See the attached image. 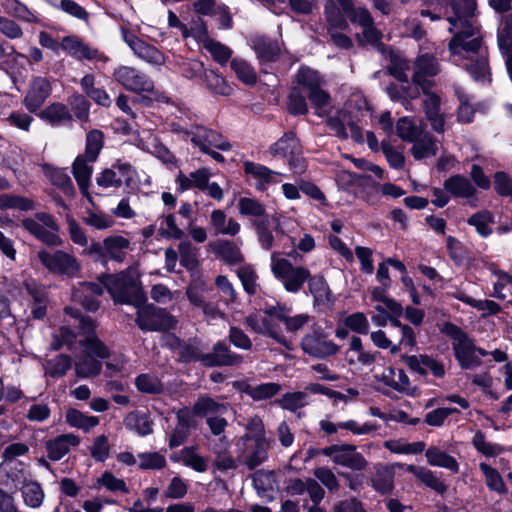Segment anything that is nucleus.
Segmentation results:
<instances>
[{"instance_id": "2f4dec72", "label": "nucleus", "mask_w": 512, "mask_h": 512, "mask_svg": "<svg viewBox=\"0 0 512 512\" xmlns=\"http://www.w3.org/2000/svg\"><path fill=\"white\" fill-rule=\"evenodd\" d=\"M23 503L29 508H39L45 499V492L42 486L31 479H28L19 487Z\"/></svg>"}, {"instance_id": "49530a36", "label": "nucleus", "mask_w": 512, "mask_h": 512, "mask_svg": "<svg viewBox=\"0 0 512 512\" xmlns=\"http://www.w3.org/2000/svg\"><path fill=\"white\" fill-rule=\"evenodd\" d=\"M231 69L236 77L246 85H253L257 81V74L254 68L244 59L234 58L231 61Z\"/></svg>"}, {"instance_id": "13d9d810", "label": "nucleus", "mask_w": 512, "mask_h": 512, "mask_svg": "<svg viewBox=\"0 0 512 512\" xmlns=\"http://www.w3.org/2000/svg\"><path fill=\"white\" fill-rule=\"evenodd\" d=\"M227 407L223 403L216 402L209 397H201L194 405V412L198 415L223 414Z\"/></svg>"}, {"instance_id": "b1692460", "label": "nucleus", "mask_w": 512, "mask_h": 512, "mask_svg": "<svg viewBox=\"0 0 512 512\" xmlns=\"http://www.w3.org/2000/svg\"><path fill=\"white\" fill-rule=\"evenodd\" d=\"M79 443L80 438L77 435L68 433L48 440L45 446L48 457L53 461H57L64 457L70 451L71 447H75L79 445Z\"/></svg>"}, {"instance_id": "5701e85b", "label": "nucleus", "mask_w": 512, "mask_h": 512, "mask_svg": "<svg viewBox=\"0 0 512 512\" xmlns=\"http://www.w3.org/2000/svg\"><path fill=\"white\" fill-rule=\"evenodd\" d=\"M375 377L381 381L384 385L403 393L410 392V380L409 377L402 369L395 370L388 366L383 367L380 373H376Z\"/></svg>"}, {"instance_id": "4c0bfd02", "label": "nucleus", "mask_w": 512, "mask_h": 512, "mask_svg": "<svg viewBox=\"0 0 512 512\" xmlns=\"http://www.w3.org/2000/svg\"><path fill=\"white\" fill-rule=\"evenodd\" d=\"M310 292L314 297L315 305L318 307H327L331 303V292L322 277L309 278Z\"/></svg>"}, {"instance_id": "c756f323", "label": "nucleus", "mask_w": 512, "mask_h": 512, "mask_svg": "<svg viewBox=\"0 0 512 512\" xmlns=\"http://www.w3.org/2000/svg\"><path fill=\"white\" fill-rule=\"evenodd\" d=\"M130 241L120 235L109 236L104 239V250L106 261L108 259L122 262L125 259L127 251L130 249Z\"/></svg>"}, {"instance_id": "9b49d317", "label": "nucleus", "mask_w": 512, "mask_h": 512, "mask_svg": "<svg viewBox=\"0 0 512 512\" xmlns=\"http://www.w3.org/2000/svg\"><path fill=\"white\" fill-rule=\"evenodd\" d=\"M96 183L105 189L118 188L122 184L129 189H135L138 186V177L135 169L129 163L116 162L97 175Z\"/></svg>"}, {"instance_id": "a878e982", "label": "nucleus", "mask_w": 512, "mask_h": 512, "mask_svg": "<svg viewBox=\"0 0 512 512\" xmlns=\"http://www.w3.org/2000/svg\"><path fill=\"white\" fill-rule=\"evenodd\" d=\"M173 462H180L197 472H205L208 469V460L197 452L196 447H185L170 456Z\"/></svg>"}, {"instance_id": "72a5a7b5", "label": "nucleus", "mask_w": 512, "mask_h": 512, "mask_svg": "<svg viewBox=\"0 0 512 512\" xmlns=\"http://www.w3.org/2000/svg\"><path fill=\"white\" fill-rule=\"evenodd\" d=\"M428 464L450 470L453 473L459 471V464L456 459L438 447H430L425 453Z\"/></svg>"}, {"instance_id": "5fc2aeb1", "label": "nucleus", "mask_w": 512, "mask_h": 512, "mask_svg": "<svg viewBox=\"0 0 512 512\" xmlns=\"http://www.w3.org/2000/svg\"><path fill=\"white\" fill-rule=\"evenodd\" d=\"M493 222V215L488 211L476 213L468 219V223L474 226L478 234L482 237H487L491 234V225Z\"/></svg>"}, {"instance_id": "6e6d98bb", "label": "nucleus", "mask_w": 512, "mask_h": 512, "mask_svg": "<svg viewBox=\"0 0 512 512\" xmlns=\"http://www.w3.org/2000/svg\"><path fill=\"white\" fill-rule=\"evenodd\" d=\"M239 214L250 217H263L265 206L255 198L240 197L238 200Z\"/></svg>"}, {"instance_id": "c03bdc74", "label": "nucleus", "mask_w": 512, "mask_h": 512, "mask_svg": "<svg viewBox=\"0 0 512 512\" xmlns=\"http://www.w3.org/2000/svg\"><path fill=\"white\" fill-rule=\"evenodd\" d=\"M0 5L5 12L12 16L27 22H36L37 17L30 11L26 5L18 0H0Z\"/></svg>"}, {"instance_id": "f3484780", "label": "nucleus", "mask_w": 512, "mask_h": 512, "mask_svg": "<svg viewBox=\"0 0 512 512\" xmlns=\"http://www.w3.org/2000/svg\"><path fill=\"white\" fill-rule=\"evenodd\" d=\"M28 480L22 462L2 461L0 463V486L7 489L18 488Z\"/></svg>"}, {"instance_id": "052dcab7", "label": "nucleus", "mask_w": 512, "mask_h": 512, "mask_svg": "<svg viewBox=\"0 0 512 512\" xmlns=\"http://www.w3.org/2000/svg\"><path fill=\"white\" fill-rule=\"evenodd\" d=\"M103 147V133L99 130H92L86 137L85 156L90 162H95Z\"/></svg>"}, {"instance_id": "79ce46f5", "label": "nucleus", "mask_w": 512, "mask_h": 512, "mask_svg": "<svg viewBox=\"0 0 512 512\" xmlns=\"http://www.w3.org/2000/svg\"><path fill=\"white\" fill-rule=\"evenodd\" d=\"M202 82L213 93L222 96H229L233 89L227 81L213 70H207Z\"/></svg>"}, {"instance_id": "9d476101", "label": "nucleus", "mask_w": 512, "mask_h": 512, "mask_svg": "<svg viewBox=\"0 0 512 512\" xmlns=\"http://www.w3.org/2000/svg\"><path fill=\"white\" fill-rule=\"evenodd\" d=\"M37 258L49 272L54 274L74 277L78 275L81 269L77 258L63 250L49 251L42 249L37 252Z\"/></svg>"}, {"instance_id": "c9c22d12", "label": "nucleus", "mask_w": 512, "mask_h": 512, "mask_svg": "<svg viewBox=\"0 0 512 512\" xmlns=\"http://www.w3.org/2000/svg\"><path fill=\"white\" fill-rule=\"evenodd\" d=\"M411 153L416 160H423L436 155L438 151L437 144L429 134H421L414 140Z\"/></svg>"}, {"instance_id": "bf43d9fd", "label": "nucleus", "mask_w": 512, "mask_h": 512, "mask_svg": "<svg viewBox=\"0 0 512 512\" xmlns=\"http://www.w3.org/2000/svg\"><path fill=\"white\" fill-rule=\"evenodd\" d=\"M479 468L484 475L485 483L489 489L496 491L498 493L505 492V485L502 480V477L495 468L489 466L484 462L479 464Z\"/></svg>"}, {"instance_id": "a211bd4d", "label": "nucleus", "mask_w": 512, "mask_h": 512, "mask_svg": "<svg viewBox=\"0 0 512 512\" xmlns=\"http://www.w3.org/2000/svg\"><path fill=\"white\" fill-rule=\"evenodd\" d=\"M439 72V65L435 58L429 54L421 55L414 64L413 82L423 91L431 87V80Z\"/></svg>"}, {"instance_id": "4d7b16f0", "label": "nucleus", "mask_w": 512, "mask_h": 512, "mask_svg": "<svg viewBox=\"0 0 512 512\" xmlns=\"http://www.w3.org/2000/svg\"><path fill=\"white\" fill-rule=\"evenodd\" d=\"M110 444L106 435L96 436L89 447L91 457L97 462H104L110 455Z\"/></svg>"}, {"instance_id": "ddd939ff", "label": "nucleus", "mask_w": 512, "mask_h": 512, "mask_svg": "<svg viewBox=\"0 0 512 512\" xmlns=\"http://www.w3.org/2000/svg\"><path fill=\"white\" fill-rule=\"evenodd\" d=\"M324 456L330 457L332 462L355 471H362L368 466L364 456L357 452L352 444H334L321 450Z\"/></svg>"}, {"instance_id": "3c124183", "label": "nucleus", "mask_w": 512, "mask_h": 512, "mask_svg": "<svg viewBox=\"0 0 512 512\" xmlns=\"http://www.w3.org/2000/svg\"><path fill=\"white\" fill-rule=\"evenodd\" d=\"M203 46L211 53L213 59L221 65L226 64L232 56V50L229 47L211 38H205Z\"/></svg>"}, {"instance_id": "8fccbe9b", "label": "nucleus", "mask_w": 512, "mask_h": 512, "mask_svg": "<svg viewBox=\"0 0 512 512\" xmlns=\"http://www.w3.org/2000/svg\"><path fill=\"white\" fill-rule=\"evenodd\" d=\"M307 95L315 109V113L318 116H324L330 112V110H331L330 96L321 87H319L313 91H310Z\"/></svg>"}, {"instance_id": "37998d69", "label": "nucleus", "mask_w": 512, "mask_h": 512, "mask_svg": "<svg viewBox=\"0 0 512 512\" xmlns=\"http://www.w3.org/2000/svg\"><path fill=\"white\" fill-rule=\"evenodd\" d=\"M406 470L410 473H413L421 482H423L426 486L434 489L435 491L440 493L445 491V485L429 469L425 467L408 465Z\"/></svg>"}, {"instance_id": "f03ea898", "label": "nucleus", "mask_w": 512, "mask_h": 512, "mask_svg": "<svg viewBox=\"0 0 512 512\" xmlns=\"http://www.w3.org/2000/svg\"><path fill=\"white\" fill-rule=\"evenodd\" d=\"M103 288L108 290L115 303L132 305L137 311L138 320L156 315L155 307L147 303L137 268L131 267L116 275H106L101 278L100 283H84L81 291L84 298L81 299L78 291L74 297L79 298L87 310L95 311L98 303L90 296L102 294Z\"/></svg>"}, {"instance_id": "58836bf2", "label": "nucleus", "mask_w": 512, "mask_h": 512, "mask_svg": "<svg viewBox=\"0 0 512 512\" xmlns=\"http://www.w3.org/2000/svg\"><path fill=\"white\" fill-rule=\"evenodd\" d=\"M253 47L258 58L265 62L273 61L280 53V46L278 42L263 37L255 38L253 41Z\"/></svg>"}, {"instance_id": "864d4df0", "label": "nucleus", "mask_w": 512, "mask_h": 512, "mask_svg": "<svg viewBox=\"0 0 512 512\" xmlns=\"http://www.w3.org/2000/svg\"><path fill=\"white\" fill-rule=\"evenodd\" d=\"M177 418L178 424L169 439L170 448L180 446L189 435L190 423L186 415L183 412H179Z\"/></svg>"}, {"instance_id": "c85d7f7f", "label": "nucleus", "mask_w": 512, "mask_h": 512, "mask_svg": "<svg viewBox=\"0 0 512 512\" xmlns=\"http://www.w3.org/2000/svg\"><path fill=\"white\" fill-rule=\"evenodd\" d=\"M303 350L316 357H326L337 352V346L323 338L307 335L302 340Z\"/></svg>"}, {"instance_id": "e2e57ef3", "label": "nucleus", "mask_w": 512, "mask_h": 512, "mask_svg": "<svg viewBox=\"0 0 512 512\" xmlns=\"http://www.w3.org/2000/svg\"><path fill=\"white\" fill-rule=\"evenodd\" d=\"M339 427H340V429L347 430L356 436L371 434V433L375 432L378 428L376 423H373V422L360 423L359 421L354 420V419H349L346 421L339 422Z\"/></svg>"}, {"instance_id": "f257e3e1", "label": "nucleus", "mask_w": 512, "mask_h": 512, "mask_svg": "<svg viewBox=\"0 0 512 512\" xmlns=\"http://www.w3.org/2000/svg\"><path fill=\"white\" fill-rule=\"evenodd\" d=\"M453 15L448 16L449 31L454 34L449 50L457 65H463L476 80L489 75L485 52L481 49V35L474 17L475 0H453Z\"/></svg>"}, {"instance_id": "69168bd1", "label": "nucleus", "mask_w": 512, "mask_h": 512, "mask_svg": "<svg viewBox=\"0 0 512 512\" xmlns=\"http://www.w3.org/2000/svg\"><path fill=\"white\" fill-rule=\"evenodd\" d=\"M297 83L306 90L307 94L320 87L321 79L318 73L309 68H301L297 73Z\"/></svg>"}, {"instance_id": "20e7f679", "label": "nucleus", "mask_w": 512, "mask_h": 512, "mask_svg": "<svg viewBox=\"0 0 512 512\" xmlns=\"http://www.w3.org/2000/svg\"><path fill=\"white\" fill-rule=\"evenodd\" d=\"M60 333L64 343L71 345L75 341L85 347L86 354L82 355L75 363L77 375L83 378L98 375L101 371L102 364L89 354H94L100 359H105L109 356V350L94 333L93 322H80L76 333L72 332L66 326L61 327Z\"/></svg>"}, {"instance_id": "0e129e2a", "label": "nucleus", "mask_w": 512, "mask_h": 512, "mask_svg": "<svg viewBox=\"0 0 512 512\" xmlns=\"http://www.w3.org/2000/svg\"><path fill=\"white\" fill-rule=\"evenodd\" d=\"M217 253L228 264H237L243 261L240 249L229 241H222L218 244Z\"/></svg>"}, {"instance_id": "e433bc0d", "label": "nucleus", "mask_w": 512, "mask_h": 512, "mask_svg": "<svg viewBox=\"0 0 512 512\" xmlns=\"http://www.w3.org/2000/svg\"><path fill=\"white\" fill-rule=\"evenodd\" d=\"M65 419L70 426L83 430L84 432H89L100 422L98 417L84 414L72 408L67 410Z\"/></svg>"}, {"instance_id": "aec40b11", "label": "nucleus", "mask_w": 512, "mask_h": 512, "mask_svg": "<svg viewBox=\"0 0 512 512\" xmlns=\"http://www.w3.org/2000/svg\"><path fill=\"white\" fill-rule=\"evenodd\" d=\"M51 94L50 82L43 77H36L32 80L24 102L30 112L39 109Z\"/></svg>"}, {"instance_id": "603ef678", "label": "nucleus", "mask_w": 512, "mask_h": 512, "mask_svg": "<svg viewBox=\"0 0 512 512\" xmlns=\"http://www.w3.org/2000/svg\"><path fill=\"white\" fill-rule=\"evenodd\" d=\"M278 403L283 409L295 412L308 404V395L305 391L286 393Z\"/></svg>"}, {"instance_id": "a18cd8bd", "label": "nucleus", "mask_w": 512, "mask_h": 512, "mask_svg": "<svg viewBox=\"0 0 512 512\" xmlns=\"http://www.w3.org/2000/svg\"><path fill=\"white\" fill-rule=\"evenodd\" d=\"M281 386L277 383H263L260 385H247L244 389L245 393L253 398L255 401L269 399L278 394Z\"/></svg>"}, {"instance_id": "680f3d73", "label": "nucleus", "mask_w": 512, "mask_h": 512, "mask_svg": "<svg viewBox=\"0 0 512 512\" xmlns=\"http://www.w3.org/2000/svg\"><path fill=\"white\" fill-rule=\"evenodd\" d=\"M158 232L167 239H180L183 235V231L177 226L173 214L165 215L160 219Z\"/></svg>"}, {"instance_id": "a19ab883", "label": "nucleus", "mask_w": 512, "mask_h": 512, "mask_svg": "<svg viewBox=\"0 0 512 512\" xmlns=\"http://www.w3.org/2000/svg\"><path fill=\"white\" fill-rule=\"evenodd\" d=\"M376 471L371 479L372 487L380 493H389L393 489V472L386 466H376Z\"/></svg>"}, {"instance_id": "6ab92c4d", "label": "nucleus", "mask_w": 512, "mask_h": 512, "mask_svg": "<svg viewBox=\"0 0 512 512\" xmlns=\"http://www.w3.org/2000/svg\"><path fill=\"white\" fill-rule=\"evenodd\" d=\"M61 48L67 52L70 56L76 59H87V60H102L107 61V57L100 54L98 50L93 49L86 45L81 39L75 36H66L62 39Z\"/></svg>"}, {"instance_id": "4be33fe9", "label": "nucleus", "mask_w": 512, "mask_h": 512, "mask_svg": "<svg viewBox=\"0 0 512 512\" xmlns=\"http://www.w3.org/2000/svg\"><path fill=\"white\" fill-rule=\"evenodd\" d=\"M423 93V105L426 118L430 122L432 128L436 132L441 133L444 131L445 117L444 114L440 112V98L436 94L430 92L429 89H426Z\"/></svg>"}, {"instance_id": "774afa93", "label": "nucleus", "mask_w": 512, "mask_h": 512, "mask_svg": "<svg viewBox=\"0 0 512 512\" xmlns=\"http://www.w3.org/2000/svg\"><path fill=\"white\" fill-rule=\"evenodd\" d=\"M498 45L501 51L512 50V15L503 20L498 30Z\"/></svg>"}, {"instance_id": "de8ad7c7", "label": "nucleus", "mask_w": 512, "mask_h": 512, "mask_svg": "<svg viewBox=\"0 0 512 512\" xmlns=\"http://www.w3.org/2000/svg\"><path fill=\"white\" fill-rule=\"evenodd\" d=\"M396 132L403 141L411 143L421 136L422 129L411 118L402 117L397 121Z\"/></svg>"}, {"instance_id": "7ed1b4c3", "label": "nucleus", "mask_w": 512, "mask_h": 512, "mask_svg": "<svg viewBox=\"0 0 512 512\" xmlns=\"http://www.w3.org/2000/svg\"><path fill=\"white\" fill-rule=\"evenodd\" d=\"M339 6L333 0H329L325 6L326 18L329 24V34L332 42L340 47L348 49L352 46V41L346 35L338 32L347 27L345 16L349 17L352 23H358L362 28L361 33H357L358 41L361 44H374L381 33L373 26L369 12L364 8L354 9L351 0H337Z\"/></svg>"}, {"instance_id": "2eb2a0df", "label": "nucleus", "mask_w": 512, "mask_h": 512, "mask_svg": "<svg viewBox=\"0 0 512 512\" xmlns=\"http://www.w3.org/2000/svg\"><path fill=\"white\" fill-rule=\"evenodd\" d=\"M122 37L134 54L150 65L162 66L165 63L164 55L154 46L140 40L133 33L122 29Z\"/></svg>"}, {"instance_id": "423d86ee", "label": "nucleus", "mask_w": 512, "mask_h": 512, "mask_svg": "<svg viewBox=\"0 0 512 512\" xmlns=\"http://www.w3.org/2000/svg\"><path fill=\"white\" fill-rule=\"evenodd\" d=\"M271 271L279 279L288 292H298L306 280L310 278V272L304 267L293 266L285 258L279 257V253L271 254Z\"/></svg>"}, {"instance_id": "cd10ccee", "label": "nucleus", "mask_w": 512, "mask_h": 512, "mask_svg": "<svg viewBox=\"0 0 512 512\" xmlns=\"http://www.w3.org/2000/svg\"><path fill=\"white\" fill-rule=\"evenodd\" d=\"M93 162H90L85 155H79L73 163V175L81 193L89 198V185L93 172Z\"/></svg>"}, {"instance_id": "bb28decb", "label": "nucleus", "mask_w": 512, "mask_h": 512, "mask_svg": "<svg viewBox=\"0 0 512 512\" xmlns=\"http://www.w3.org/2000/svg\"><path fill=\"white\" fill-rule=\"evenodd\" d=\"M41 120L51 124L52 126H64L72 121V114L68 107L59 102L48 105L45 109L38 113Z\"/></svg>"}, {"instance_id": "39448f33", "label": "nucleus", "mask_w": 512, "mask_h": 512, "mask_svg": "<svg viewBox=\"0 0 512 512\" xmlns=\"http://www.w3.org/2000/svg\"><path fill=\"white\" fill-rule=\"evenodd\" d=\"M441 331L452 340L455 358L463 369H473L481 364V356L488 355L484 349L477 348L473 341L456 325L444 322Z\"/></svg>"}, {"instance_id": "338daca9", "label": "nucleus", "mask_w": 512, "mask_h": 512, "mask_svg": "<svg viewBox=\"0 0 512 512\" xmlns=\"http://www.w3.org/2000/svg\"><path fill=\"white\" fill-rule=\"evenodd\" d=\"M179 253L181 263L189 268L193 269L198 263V249L193 246L189 241H183L179 244Z\"/></svg>"}, {"instance_id": "393cba45", "label": "nucleus", "mask_w": 512, "mask_h": 512, "mask_svg": "<svg viewBox=\"0 0 512 512\" xmlns=\"http://www.w3.org/2000/svg\"><path fill=\"white\" fill-rule=\"evenodd\" d=\"M444 189L454 197L470 199V203L477 200L475 187L462 175H454L445 180Z\"/></svg>"}, {"instance_id": "1a4fd4ad", "label": "nucleus", "mask_w": 512, "mask_h": 512, "mask_svg": "<svg viewBox=\"0 0 512 512\" xmlns=\"http://www.w3.org/2000/svg\"><path fill=\"white\" fill-rule=\"evenodd\" d=\"M371 339L378 347L390 348L393 353L399 350V346H413L415 344L412 328L401 322H391L387 331L372 332Z\"/></svg>"}, {"instance_id": "473e14b6", "label": "nucleus", "mask_w": 512, "mask_h": 512, "mask_svg": "<svg viewBox=\"0 0 512 512\" xmlns=\"http://www.w3.org/2000/svg\"><path fill=\"white\" fill-rule=\"evenodd\" d=\"M125 427L139 436H147L153 432V422L146 413L133 411L124 419Z\"/></svg>"}, {"instance_id": "dca6fc26", "label": "nucleus", "mask_w": 512, "mask_h": 512, "mask_svg": "<svg viewBox=\"0 0 512 512\" xmlns=\"http://www.w3.org/2000/svg\"><path fill=\"white\" fill-rule=\"evenodd\" d=\"M243 167L249 181L252 182L255 188L259 191H264L270 185L280 182L279 177L281 174L264 165L245 161L243 163Z\"/></svg>"}, {"instance_id": "0eeeda50", "label": "nucleus", "mask_w": 512, "mask_h": 512, "mask_svg": "<svg viewBox=\"0 0 512 512\" xmlns=\"http://www.w3.org/2000/svg\"><path fill=\"white\" fill-rule=\"evenodd\" d=\"M114 80L126 90L135 93H151L158 101H167V98L154 91V82L142 71L126 65H120L113 71Z\"/></svg>"}, {"instance_id": "412c9836", "label": "nucleus", "mask_w": 512, "mask_h": 512, "mask_svg": "<svg viewBox=\"0 0 512 512\" xmlns=\"http://www.w3.org/2000/svg\"><path fill=\"white\" fill-rule=\"evenodd\" d=\"M242 362V357L232 353L228 346L219 342L213 347V351L206 353L203 364L206 366H234Z\"/></svg>"}, {"instance_id": "f704fd0d", "label": "nucleus", "mask_w": 512, "mask_h": 512, "mask_svg": "<svg viewBox=\"0 0 512 512\" xmlns=\"http://www.w3.org/2000/svg\"><path fill=\"white\" fill-rule=\"evenodd\" d=\"M209 178V170L202 168L190 173L188 176L180 172L177 176V183L179 184L181 191L189 190L192 188L204 190L207 182L209 181Z\"/></svg>"}, {"instance_id": "7c9ffc66", "label": "nucleus", "mask_w": 512, "mask_h": 512, "mask_svg": "<svg viewBox=\"0 0 512 512\" xmlns=\"http://www.w3.org/2000/svg\"><path fill=\"white\" fill-rule=\"evenodd\" d=\"M210 223L217 234L235 236L240 231V224L233 218H227L224 211L215 209L211 212Z\"/></svg>"}, {"instance_id": "4468645a", "label": "nucleus", "mask_w": 512, "mask_h": 512, "mask_svg": "<svg viewBox=\"0 0 512 512\" xmlns=\"http://www.w3.org/2000/svg\"><path fill=\"white\" fill-rule=\"evenodd\" d=\"M189 135L191 143L202 153L210 152V148L227 151L231 147L220 133L201 125H193Z\"/></svg>"}, {"instance_id": "09e8293b", "label": "nucleus", "mask_w": 512, "mask_h": 512, "mask_svg": "<svg viewBox=\"0 0 512 512\" xmlns=\"http://www.w3.org/2000/svg\"><path fill=\"white\" fill-rule=\"evenodd\" d=\"M472 445L479 453L486 457H496L503 452V448L499 444L487 441L481 431H477L474 434Z\"/></svg>"}, {"instance_id": "ea45409f", "label": "nucleus", "mask_w": 512, "mask_h": 512, "mask_svg": "<svg viewBox=\"0 0 512 512\" xmlns=\"http://www.w3.org/2000/svg\"><path fill=\"white\" fill-rule=\"evenodd\" d=\"M175 65L180 69L183 77L191 80L198 78L202 80L207 72L204 64L194 59L177 58L175 59Z\"/></svg>"}, {"instance_id": "f8f14e48", "label": "nucleus", "mask_w": 512, "mask_h": 512, "mask_svg": "<svg viewBox=\"0 0 512 512\" xmlns=\"http://www.w3.org/2000/svg\"><path fill=\"white\" fill-rule=\"evenodd\" d=\"M23 227L37 239L50 246H59L62 240L58 235V225L47 213H37L32 218L24 219Z\"/></svg>"}, {"instance_id": "6e6552de", "label": "nucleus", "mask_w": 512, "mask_h": 512, "mask_svg": "<svg viewBox=\"0 0 512 512\" xmlns=\"http://www.w3.org/2000/svg\"><path fill=\"white\" fill-rule=\"evenodd\" d=\"M269 152L273 157L287 160L290 169L295 174H302L306 170L302 147L293 132L285 133L270 146Z\"/></svg>"}]
</instances>
